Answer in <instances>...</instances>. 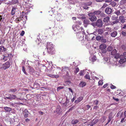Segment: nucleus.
Masks as SVG:
<instances>
[{
	"mask_svg": "<svg viewBox=\"0 0 126 126\" xmlns=\"http://www.w3.org/2000/svg\"><path fill=\"white\" fill-rule=\"evenodd\" d=\"M120 60L119 63L120 64H122L126 61V52L123 53V55H120L119 57Z\"/></svg>",
	"mask_w": 126,
	"mask_h": 126,
	"instance_id": "1",
	"label": "nucleus"
},
{
	"mask_svg": "<svg viewBox=\"0 0 126 126\" xmlns=\"http://www.w3.org/2000/svg\"><path fill=\"white\" fill-rule=\"evenodd\" d=\"M10 62L9 61H7L5 63L3 64L0 67V69L5 70L9 68L10 66Z\"/></svg>",
	"mask_w": 126,
	"mask_h": 126,
	"instance_id": "2",
	"label": "nucleus"
},
{
	"mask_svg": "<svg viewBox=\"0 0 126 126\" xmlns=\"http://www.w3.org/2000/svg\"><path fill=\"white\" fill-rule=\"evenodd\" d=\"M73 28L74 31L77 33L81 32L82 30L81 28L78 26H73Z\"/></svg>",
	"mask_w": 126,
	"mask_h": 126,
	"instance_id": "3",
	"label": "nucleus"
},
{
	"mask_svg": "<svg viewBox=\"0 0 126 126\" xmlns=\"http://www.w3.org/2000/svg\"><path fill=\"white\" fill-rule=\"evenodd\" d=\"M97 27H101L103 25V22L100 19H98L96 22Z\"/></svg>",
	"mask_w": 126,
	"mask_h": 126,
	"instance_id": "4",
	"label": "nucleus"
},
{
	"mask_svg": "<svg viewBox=\"0 0 126 126\" xmlns=\"http://www.w3.org/2000/svg\"><path fill=\"white\" fill-rule=\"evenodd\" d=\"M17 88L16 87H13L9 89L8 90V92L10 93H14L17 91Z\"/></svg>",
	"mask_w": 126,
	"mask_h": 126,
	"instance_id": "5",
	"label": "nucleus"
},
{
	"mask_svg": "<svg viewBox=\"0 0 126 126\" xmlns=\"http://www.w3.org/2000/svg\"><path fill=\"white\" fill-rule=\"evenodd\" d=\"M113 116L112 112L110 113L108 117V122L106 123V125H107L108 123H109L111 119L113 118Z\"/></svg>",
	"mask_w": 126,
	"mask_h": 126,
	"instance_id": "6",
	"label": "nucleus"
},
{
	"mask_svg": "<svg viewBox=\"0 0 126 126\" xmlns=\"http://www.w3.org/2000/svg\"><path fill=\"white\" fill-rule=\"evenodd\" d=\"M105 12L106 14H110L112 12V9L109 7H108L105 9Z\"/></svg>",
	"mask_w": 126,
	"mask_h": 126,
	"instance_id": "7",
	"label": "nucleus"
},
{
	"mask_svg": "<svg viewBox=\"0 0 126 126\" xmlns=\"http://www.w3.org/2000/svg\"><path fill=\"white\" fill-rule=\"evenodd\" d=\"M124 16H123L121 15L119 16V21H120L121 23H124L125 22V19L124 18Z\"/></svg>",
	"mask_w": 126,
	"mask_h": 126,
	"instance_id": "8",
	"label": "nucleus"
},
{
	"mask_svg": "<svg viewBox=\"0 0 126 126\" xmlns=\"http://www.w3.org/2000/svg\"><path fill=\"white\" fill-rule=\"evenodd\" d=\"M47 47L46 48L47 49H50V48H54L53 47V45L51 42H47Z\"/></svg>",
	"mask_w": 126,
	"mask_h": 126,
	"instance_id": "9",
	"label": "nucleus"
},
{
	"mask_svg": "<svg viewBox=\"0 0 126 126\" xmlns=\"http://www.w3.org/2000/svg\"><path fill=\"white\" fill-rule=\"evenodd\" d=\"M47 52L49 54L51 55L53 54H54V51L55 50L54 48H50V49H47Z\"/></svg>",
	"mask_w": 126,
	"mask_h": 126,
	"instance_id": "10",
	"label": "nucleus"
},
{
	"mask_svg": "<svg viewBox=\"0 0 126 126\" xmlns=\"http://www.w3.org/2000/svg\"><path fill=\"white\" fill-rule=\"evenodd\" d=\"M10 100H15L17 99L16 96L13 94H9Z\"/></svg>",
	"mask_w": 126,
	"mask_h": 126,
	"instance_id": "11",
	"label": "nucleus"
},
{
	"mask_svg": "<svg viewBox=\"0 0 126 126\" xmlns=\"http://www.w3.org/2000/svg\"><path fill=\"white\" fill-rule=\"evenodd\" d=\"M106 45L104 44H101L99 46L100 50L106 49Z\"/></svg>",
	"mask_w": 126,
	"mask_h": 126,
	"instance_id": "12",
	"label": "nucleus"
},
{
	"mask_svg": "<svg viewBox=\"0 0 126 126\" xmlns=\"http://www.w3.org/2000/svg\"><path fill=\"white\" fill-rule=\"evenodd\" d=\"M99 51L101 55L103 56H104L105 55L107 52L106 49L100 50Z\"/></svg>",
	"mask_w": 126,
	"mask_h": 126,
	"instance_id": "13",
	"label": "nucleus"
},
{
	"mask_svg": "<svg viewBox=\"0 0 126 126\" xmlns=\"http://www.w3.org/2000/svg\"><path fill=\"white\" fill-rule=\"evenodd\" d=\"M56 111L57 114L60 115L62 112V110L61 108L60 107H58L56 109Z\"/></svg>",
	"mask_w": 126,
	"mask_h": 126,
	"instance_id": "14",
	"label": "nucleus"
},
{
	"mask_svg": "<svg viewBox=\"0 0 126 126\" xmlns=\"http://www.w3.org/2000/svg\"><path fill=\"white\" fill-rule=\"evenodd\" d=\"M83 99V97L82 96H80L79 98H78L77 100H76L75 102L76 103H78L81 101Z\"/></svg>",
	"mask_w": 126,
	"mask_h": 126,
	"instance_id": "15",
	"label": "nucleus"
},
{
	"mask_svg": "<svg viewBox=\"0 0 126 126\" xmlns=\"http://www.w3.org/2000/svg\"><path fill=\"white\" fill-rule=\"evenodd\" d=\"M118 33L116 31H114L110 33L111 36L112 37H115L117 35Z\"/></svg>",
	"mask_w": 126,
	"mask_h": 126,
	"instance_id": "16",
	"label": "nucleus"
},
{
	"mask_svg": "<svg viewBox=\"0 0 126 126\" xmlns=\"http://www.w3.org/2000/svg\"><path fill=\"white\" fill-rule=\"evenodd\" d=\"M104 31L103 29H99L97 30V32L99 34L102 35L104 32Z\"/></svg>",
	"mask_w": 126,
	"mask_h": 126,
	"instance_id": "17",
	"label": "nucleus"
},
{
	"mask_svg": "<svg viewBox=\"0 0 126 126\" xmlns=\"http://www.w3.org/2000/svg\"><path fill=\"white\" fill-rule=\"evenodd\" d=\"M4 109L5 111L7 112H9L12 110V108L7 107H4Z\"/></svg>",
	"mask_w": 126,
	"mask_h": 126,
	"instance_id": "18",
	"label": "nucleus"
},
{
	"mask_svg": "<svg viewBox=\"0 0 126 126\" xmlns=\"http://www.w3.org/2000/svg\"><path fill=\"white\" fill-rule=\"evenodd\" d=\"M47 76H48L49 77H51V78H58L59 77V76L58 75H52L51 74H48L47 75Z\"/></svg>",
	"mask_w": 126,
	"mask_h": 126,
	"instance_id": "19",
	"label": "nucleus"
},
{
	"mask_svg": "<svg viewBox=\"0 0 126 126\" xmlns=\"http://www.w3.org/2000/svg\"><path fill=\"white\" fill-rule=\"evenodd\" d=\"M86 84V82L84 81H81L79 84V86L81 87H83L85 86Z\"/></svg>",
	"mask_w": 126,
	"mask_h": 126,
	"instance_id": "20",
	"label": "nucleus"
},
{
	"mask_svg": "<svg viewBox=\"0 0 126 126\" xmlns=\"http://www.w3.org/2000/svg\"><path fill=\"white\" fill-rule=\"evenodd\" d=\"M24 3L25 4L26 7L28 9H29L30 10L31 8L32 9V6L31 7L30 6V5H31L30 3H27L26 2H25Z\"/></svg>",
	"mask_w": 126,
	"mask_h": 126,
	"instance_id": "21",
	"label": "nucleus"
},
{
	"mask_svg": "<svg viewBox=\"0 0 126 126\" xmlns=\"http://www.w3.org/2000/svg\"><path fill=\"white\" fill-rule=\"evenodd\" d=\"M97 19L96 17L95 16H93L89 18V19L92 21H95Z\"/></svg>",
	"mask_w": 126,
	"mask_h": 126,
	"instance_id": "22",
	"label": "nucleus"
},
{
	"mask_svg": "<svg viewBox=\"0 0 126 126\" xmlns=\"http://www.w3.org/2000/svg\"><path fill=\"white\" fill-rule=\"evenodd\" d=\"M110 20V18L108 16L105 17L103 20V22L105 23H107Z\"/></svg>",
	"mask_w": 126,
	"mask_h": 126,
	"instance_id": "23",
	"label": "nucleus"
},
{
	"mask_svg": "<svg viewBox=\"0 0 126 126\" xmlns=\"http://www.w3.org/2000/svg\"><path fill=\"white\" fill-rule=\"evenodd\" d=\"M33 87L34 88H36L38 87H39V84L37 82L35 81L33 84Z\"/></svg>",
	"mask_w": 126,
	"mask_h": 126,
	"instance_id": "24",
	"label": "nucleus"
},
{
	"mask_svg": "<svg viewBox=\"0 0 126 126\" xmlns=\"http://www.w3.org/2000/svg\"><path fill=\"white\" fill-rule=\"evenodd\" d=\"M16 8L15 7H12V9L11 12V14L12 15H14L15 13Z\"/></svg>",
	"mask_w": 126,
	"mask_h": 126,
	"instance_id": "25",
	"label": "nucleus"
},
{
	"mask_svg": "<svg viewBox=\"0 0 126 126\" xmlns=\"http://www.w3.org/2000/svg\"><path fill=\"white\" fill-rule=\"evenodd\" d=\"M21 17L19 16L15 20L16 23H19L20 21L22 20V19Z\"/></svg>",
	"mask_w": 126,
	"mask_h": 126,
	"instance_id": "26",
	"label": "nucleus"
},
{
	"mask_svg": "<svg viewBox=\"0 0 126 126\" xmlns=\"http://www.w3.org/2000/svg\"><path fill=\"white\" fill-rule=\"evenodd\" d=\"M79 122V121L77 119H73L71 122V123L73 125H75Z\"/></svg>",
	"mask_w": 126,
	"mask_h": 126,
	"instance_id": "27",
	"label": "nucleus"
},
{
	"mask_svg": "<svg viewBox=\"0 0 126 126\" xmlns=\"http://www.w3.org/2000/svg\"><path fill=\"white\" fill-rule=\"evenodd\" d=\"M8 57L9 59L10 62L12 61V58L13 57L12 55L11 54H9L8 55Z\"/></svg>",
	"mask_w": 126,
	"mask_h": 126,
	"instance_id": "28",
	"label": "nucleus"
},
{
	"mask_svg": "<svg viewBox=\"0 0 126 126\" xmlns=\"http://www.w3.org/2000/svg\"><path fill=\"white\" fill-rule=\"evenodd\" d=\"M90 22L89 20L86 19H85L83 21L84 23L86 25H88L89 24Z\"/></svg>",
	"mask_w": 126,
	"mask_h": 126,
	"instance_id": "29",
	"label": "nucleus"
},
{
	"mask_svg": "<svg viewBox=\"0 0 126 126\" xmlns=\"http://www.w3.org/2000/svg\"><path fill=\"white\" fill-rule=\"evenodd\" d=\"M116 53V49H113L112 51L111 52V55H115Z\"/></svg>",
	"mask_w": 126,
	"mask_h": 126,
	"instance_id": "30",
	"label": "nucleus"
},
{
	"mask_svg": "<svg viewBox=\"0 0 126 126\" xmlns=\"http://www.w3.org/2000/svg\"><path fill=\"white\" fill-rule=\"evenodd\" d=\"M18 2V0H12L11 2L12 4H15L17 3Z\"/></svg>",
	"mask_w": 126,
	"mask_h": 126,
	"instance_id": "31",
	"label": "nucleus"
},
{
	"mask_svg": "<svg viewBox=\"0 0 126 126\" xmlns=\"http://www.w3.org/2000/svg\"><path fill=\"white\" fill-rule=\"evenodd\" d=\"M126 0H122L120 2V5H123L126 3Z\"/></svg>",
	"mask_w": 126,
	"mask_h": 126,
	"instance_id": "32",
	"label": "nucleus"
},
{
	"mask_svg": "<svg viewBox=\"0 0 126 126\" xmlns=\"http://www.w3.org/2000/svg\"><path fill=\"white\" fill-rule=\"evenodd\" d=\"M28 69L29 71L31 72H33L34 71V69L33 68L30 66H28Z\"/></svg>",
	"mask_w": 126,
	"mask_h": 126,
	"instance_id": "33",
	"label": "nucleus"
},
{
	"mask_svg": "<svg viewBox=\"0 0 126 126\" xmlns=\"http://www.w3.org/2000/svg\"><path fill=\"white\" fill-rule=\"evenodd\" d=\"M101 11H95L94 12V14L98 15L100 14L101 13Z\"/></svg>",
	"mask_w": 126,
	"mask_h": 126,
	"instance_id": "34",
	"label": "nucleus"
},
{
	"mask_svg": "<svg viewBox=\"0 0 126 126\" xmlns=\"http://www.w3.org/2000/svg\"><path fill=\"white\" fill-rule=\"evenodd\" d=\"M110 4L112 7L115 6L116 5V3L114 1L111 2L110 3Z\"/></svg>",
	"mask_w": 126,
	"mask_h": 126,
	"instance_id": "35",
	"label": "nucleus"
},
{
	"mask_svg": "<svg viewBox=\"0 0 126 126\" xmlns=\"http://www.w3.org/2000/svg\"><path fill=\"white\" fill-rule=\"evenodd\" d=\"M119 22L118 19H117L116 20L113 21L112 22L111 24L112 25H113L114 24H117L118 23H119Z\"/></svg>",
	"mask_w": 126,
	"mask_h": 126,
	"instance_id": "36",
	"label": "nucleus"
},
{
	"mask_svg": "<svg viewBox=\"0 0 126 126\" xmlns=\"http://www.w3.org/2000/svg\"><path fill=\"white\" fill-rule=\"evenodd\" d=\"M113 49V47L111 46L107 48V50L108 51H111Z\"/></svg>",
	"mask_w": 126,
	"mask_h": 126,
	"instance_id": "37",
	"label": "nucleus"
},
{
	"mask_svg": "<svg viewBox=\"0 0 126 126\" xmlns=\"http://www.w3.org/2000/svg\"><path fill=\"white\" fill-rule=\"evenodd\" d=\"M102 37H101L100 36L98 35L96 37V40L97 41L101 40Z\"/></svg>",
	"mask_w": 126,
	"mask_h": 126,
	"instance_id": "38",
	"label": "nucleus"
},
{
	"mask_svg": "<svg viewBox=\"0 0 126 126\" xmlns=\"http://www.w3.org/2000/svg\"><path fill=\"white\" fill-rule=\"evenodd\" d=\"M126 117H125L124 116L121 119V123H123L124 122H125L126 120V119H125V118H126Z\"/></svg>",
	"mask_w": 126,
	"mask_h": 126,
	"instance_id": "39",
	"label": "nucleus"
},
{
	"mask_svg": "<svg viewBox=\"0 0 126 126\" xmlns=\"http://www.w3.org/2000/svg\"><path fill=\"white\" fill-rule=\"evenodd\" d=\"M101 41L102 42L105 43L107 42V40L105 38H104L103 37H102L101 40Z\"/></svg>",
	"mask_w": 126,
	"mask_h": 126,
	"instance_id": "40",
	"label": "nucleus"
},
{
	"mask_svg": "<svg viewBox=\"0 0 126 126\" xmlns=\"http://www.w3.org/2000/svg\"><path fill=\"white\" fill-rule=\"evenodd\" d=\"M97 59L96 57L95 56H94L92 58V61L93 62H94Z\"/></svg>",
	"mask_w": 126,
	"mask_h": 126,
	"instance_id": "41",
	"label": "nucleus"
},
{
	"mask_svg": "<svg viewBox=\"0 0 126 126\" xmlns=\"http://www.w3.org/2000/svg\"><path fill=\"white\" fill-rule=\"evenodd\" d=\"M114 13L115 14L117 15L118 16L120 15L121 14L120 11H115Z\"/></svg>",
	"mask_w": 126,
	"mask_h": 126,
	"instance_id": "42",
	"label": "nucleus"
},
{
	"mask_svg": "<svg viewBox=\"0 0 126 126\" xmlns=\"http://www.w3.org/2000/svg\"><path fill=\"white\" fill-rule=\"evenodd\" d=\"M85 78L87 79H90V77L89 74H86L85 76Z\"/></svg>",
	"mask_w": 126,
	"mask_h": 126,
	"instance_id": "43",
	"label": "nucleus"
},
{
	"mask_svg": "<svg viewBox=\"0 0 126 126\" xmlns=\"http://www.w3.org/2000/svg\"><path fill=\"white\" fill-rule=\"evenodd\" d=\"M121 34L124 37L126 36V32L125 31H122L121 32Z\"/></svg>",
	"mask_w": 126,
	"mask_h": 126,
	"instance_id": "44",
	"label": "nucleus"
},
{
	"mask_svg": "<svg viewBox=\"0 0 126 126\" xmlns=\"http://www.w3.org/2000/svg\"><path fill=\"white\" fill-rule=\"evenodd\" d=\"M64 88V87L63 86H60L59 87H58L57 88V91H59V90L61 89H63Z\"/></svg>",
	"mask_w": 126,
	"mask_h": 126,
	"instance_id": "45",
	"label": "nucleus"
},
{
	"mask_svg": "<svg viewBox=\"0 0 126 126\" xmlns=\"http://www.w3.org/2000/svg\"><path fill=\"white\" fill-rule=\"evenodd\" d=\"M98 121V120L97 119H96L94 121H93L92 123L93 124V125H94L95 124L97 123Z\"/></svg>",
	"mask_w": 126,
	"mask_h": 126,
	"instance_id": "46",
	"label": "nucleus"
},
{
	"mask_svg": "<svg viewBox=\"0 0 126 126\" xmlns=\"http://www.w3.org/2000/svg\"><path fill=\"white\" fill-rule=\"evenodd\" d=\"M91 25L94 27H95L96 26H97L96 22H93L91 24Z\"/></svg>",
	"mask_w": 126,
	"mask_h": 126,
	"instance_id": "47",
	"label": "nucleus"
},
{
	"mask_svg": "<svg viewBox=\"0 0 126 126\" xmlns=\"http://www.w3.org/2000/svg\"><path fill=\"white\" fill-rule=\"evenodd\" d=\"M22 71L25 75H27V74L23 66L22 68Z\"/></svg>",
	"mask_w": 126,
	"mask_h": 126,
	"instance_id": "48",
	"label": "nucleus"
},
{
	"mask_svg": "<svg viewBox=\"0 0 126 126\" xmlns=\"http://www.w3.org/2000/svg\"><path fill=\"white\" fill-rule=\"evenodd\" d=\"M75 74H77V73L79 71V68L78 67H76L75 68Z\"/></svg>",
	"mask_w": 126,
	"mask_h": 126,
	"instance_id": "49",
	"label": "nucleus"
},
{
	"mask_svg": "<svg viewBox=\"0 0 126 126\" xmlns=\"http://www.w3.org/2000/svg\"><path fill=\"white\" fill-rule=\"evenodd\" d=\"M4 20V18H2V16L0 15V22H2Z\"/></svg>",
	"mask_w": 126,
	"mask_h": 126,
	"instance_id": "50",
	"label": "nucleus"
},
{
	"mask_svg": "<svg viewBox=\"0 0 126 126\" xmlns=\"http://www.w3.org/2000/svg\"><path fill=\"white\" fill-rule=\"evenodd\" d=\"M90 107V106L87 105L85 106V108H86V110H88L89 109Z\"/></svg>",
	"mask_w": 126,
	"mask_h": 126,
	"instance_id": "51",
	"label": "nucleus"
},
{
	"mask_svg": "<svg viewBox=\"0 0 126 126\" xmlns=\"http://www.w3.org/2000/svg\"><path fill=\"white\" fill-rule=\"evenodd\" d=\"M108 5L106 3H105L103 5V6L101 8V9H104Z\"/></svg>",
	"mask_w": 126,
	"mask_h": 126,
	"instance_id": "52",
	"label": "nucleus"
},
{
	"mask_svg": "<svg viewBox=\"0 0 126 126\" xmlns=\"http://www.w3.org/2000/svg\"><path fill=\"white\" fill-rule=\"evenodd\" d=\"M7 56H5L4 55V56L3 57V60H4L5 61H6L7 60Z\"/></svg>",
	"mask_w": 126,
	"mask_h": 126,
	"instance_id": "53",
	"label": "nucleus"
},
{
	"mask_svg": "<svg viewBox=\"0 0 126 126\" xmlns=\"http://www.w3.org/2000/svg\"><path fill=\"white\" fill-rule=\"evenodd\" d=\"M94 103L96 105H97L98 104L99 102L98 100H95L94 101Z\"/></svg>",
	"mask_w": 126,
	"mask_h": 126,
	"instance_id": "54",
	"label": "nucleus"
},
{
	"mask_svg": "<svg viewBox=\"0 0 126 126\" xmlns=\"http://www.w3.org/2000/svg\"><path fill=\"white\" fill-rule=\"evenodd\" d=\"M100 15L102 17H105V15L103 13H102L101 12L100 14Z\"/></svg>",
	"mask_w": 126,
	"mask_h": 126,
	"instance_id": "55",
	"label": "nucleus"
},
{
	"mask_svg": "<svg viewBox=\"0 0 126 126\" xmlns=\"http://www.w3.org/2000/svg\"><path fill=\"white\" fill-rule=\"evenodd\" d=\"M84 72V70H81L80 71V73H79V75L80 76L82 75L83 74V73Z\"/></svg>",
	"mask_w": 126,
	"mask_h": 126,
	"instance_id": "56",
	"label": "nucleus"
},
{
	"mask_svg": "<svg viewBox=\"0 0 126 126\" xmlns=\"http://www.w3.org/2000/svg\"><path fill=\"white\" fill-rule=\"evenodd\" d=\"M103 82L102 81L100 80L98 82V84L99 85H101L102 84Z\"/></svg>",
	"mask_w": 126,
	"mask_h": 126,
	"instance_id": "57",
	"label": "nucleus"
},
{
	"mask_svg": "<svg viewBox=\"0 0 126 126\" xmlns=\"http://www.w3.org/2000/svg\"><path fill=\"white\" fill-rule=\"evenodd\" d=\"M120 115V118H121L124 117L123 115H124L123 112H122L121 113Z\"/></svg>",
	"mask_w": 126,
	"mask_h": 126,
	"instance_id": "58",
	"label": "nucleus"
},
{
	"mask_svg": "<svg viewBox=\"0 0 126 126\" xmlns=\"http://www.w3.org/2000/svg\"><path fill=\"white\" fill-rule=\"evenodd\" d=\"M25 33V32L24 31H22L20 33V35L21 36H23Z\"/></svg>",
	"mask_w": 126,
	"mask_h": 126,
	"instance_id": "59",
	"label": "nucleus"
},
{
	"mask_svg": "<svg viewBox=\"0 0 126 126\" xmlns=\"http://www.w3.org/2000/svg\"><path fill=\"white\" fill-rule=\"evenodd\" d=\"M29 114L27 113H26L24 115V117L26 118L28 117Z\"/></svg>",
	"mask_w": 126,
	"mask_h": 126,
	"instance_id": "60",
	"label": "nucleus"
},
{
	"mask_svg": "<svg viewBox=\"0 0 126 126\" xmlns=\"http://www.w3.org/2000/svg\"><path fill=\"white\" fill-rule=\"evenodd\" d=\"M111 29L110 28L107 27L106 28V31H109Z\"/></svg>",
	"mask_w": 126,
	"mask_h": 126,
	"instance_id": "61",
	"label": "nucleus"
},
{
	"mask_svg": "<svg viewBox=\"0 0 126 126\" xmlns=\"http://www.w3.org/2000/svg\"><path fill=\"white\" fill-rule=\"evenodd\" d=\"M116 88V87L113 85H112L110 86V88L112 89H115Z\"/></svg>",
	"mask_w": 126,
	"mask_h": 126,
	"instance_id": "62",
	"label": "nucleus"
},
{
	"mask_svg": "<svg viewBox=\"0 0 126 126\" xmlns=\"http://www.w3.org/2000/svg\"><path fill=\"white\" fill-rule=\"evenodd\" d=\"M25 121L27 122H29L30 121V119L27 118L25 119Z\"/></svg>",
	"mask_w": 126,
	"mask_h": 126,
	"instance_id": "63",
	"label": "nucleus"
},
{
	"mask_svg": "<svg viewBox=\"0 0 126 126\" xmlns=\"http://www.w3.org/2000/svg\"><path fill=\"white\" fill-rule=\"evenodd\" d=\"M76 96H75L72 99V101L73 102L76 99Z\"/></svg>",
	"mask_w": 126,
	"mask_h": 126,
	"instance_id": "64",
	"label": "nucleus"
}]
</instances>
